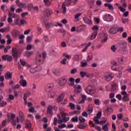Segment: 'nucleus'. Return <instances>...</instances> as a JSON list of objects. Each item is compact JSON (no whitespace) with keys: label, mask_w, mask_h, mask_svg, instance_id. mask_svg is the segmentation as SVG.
Segmentation results:
<instances>
[{"label":"nucleus","mask_w":131,"mask_h":131,"mask_svg":"<svg viewBox=\"0 0 131 131\" xmlns=\"http://www.w3.org/2000/svg\"><path fill=\"white\" fill-rule=\"evenodd\" d=\"M61 116L60 117V114H57V117L58 118L59 123H63V122H66V114L64 112H61Z\"/></svg>","instance_id":"1"},{"label":"nucleus","mask_w":131,"mask_h":131,"mask_svg":"<svg viewBox=\"0 0 131 131\" xmlns=\"http://www.w3.org/2000/svg\"><path fill=\"white\" fill-rule=\"evenodd\" d=\"M27 67H28V68H30L29 71H30V73H35V72H37L38 71H39L40 70H41V68L40 67H36L35 68L34 67H31L30 66L27 64Z\"/></svg>","instance_id":"2"},{"label":"nucleus","mask_w":131,"mask_h":131,"mask_svg":"<svg viewBox=\"0 0 131 131\" xmlns=\"http://www.w3.org/2000/svg\"><path fill=\"white\" fill-rule=\"evenodd\" d=\"M102 18L104 21L107 22H112L114 20V18L111 15V14H105L102 16Z\"/></svg>","instance_id":"3"},{"label":"nucleus","mask_w":131,"mask_h":131,"mask_svg":"<svg viewBox=\"0 0 131 131\" xmlns=\"http://www.w3.org/2000/svg\"><path fill=\"white\" fill-rule=\"evenodd\" d=\"M53 110H54V111H57L58 107H57V106H53L51 105H49L47 107V114L51 116H53Z\"/></svg>","instance_id":"4"},{"label":"nucleus","mask_w":131,"mask_h":131,"mask_svg":"<svg viewBox=\"0 0 131 131\" xmlns=\"http://www.w3.org/2000/svg\"><path fill=\"white\" fill-rule=\"evenodd\" d=\"M114 77V75L111 73H106L104 74V78L106 81H111Z\"/></svg>","instance_id":"5"},{"label":"nucleus","mask_w":131,"mask_h":131,"mask_svg":"<svg viewBox=\"0 0 131 131\" xmlns=\"http://www.w3.org/2000/svg\"><path fill=\"white\" fill-rule=\"evenodd\" d=\"M20 55H21V52L15 48H12V56L13 57L17 59V58H19V57H20Z\"/></svg>","instance_id":"6"},{"label":"nucleus","mask_w":131,"mask_h":131,"mask_svg":"<svg viewBox=\"0 0 131 131\" xmlns=\"http://www.w3.org/2000/svg\"><path fill=\"white\" fill-rule=\"evenodd\" d=\"M109 33L111 34H116L118 32V30H117V27L116 26H113L108 31Z\"/></svg>","instance_id":"7"},{"label":"nucleus","mask_w":131,"mask_h":131,"mask_svg":"<svg viewBox=\"0 0 131 131\" xmlns=\"http://www.w3.org/2000/svg\"><path fill=\"white\" fill-rule=\"evenodd\" d=\"M93 86L92 85H89L87 86V87L85 88V91L88 95H92V94H94V91H93Z\"/></svg>","instance_id":"8"},{"label":"nucleus","mask_w":131,"mask_h":131,"mask_svg":"<svg viewBox=\"0 0 131 131\" xmlns=\"http://www.w3.org/2000/svg\"><path fill=\"white\" fill-rule=\"evenodd\" d=\"M58 84L60 86H63L66 84V76H63L60 78L58 81Z\"/></svg>","instance_id":"9"},{"label":"nucleus","mask_w":131,"mask_h":131,"mask_svg":"<svg viewBox=\"0 0 131 131\" xmlns=\"http://www.w3.org/2000/svg\"><path fill=\"white\" fill-rule=\"evenodd\" d=\"M19 83H20V85L23 86V88H26V86H27V81L24 79L23 76H20V80L19 81Z\"/></svg>","instance_id":"10"},{"label":"nucleus","mask_w":131,"mask_h":131,"mask_svg":"<svg viewBox=\"0 0 131 131\" xmlns=\"http://www.w3.org/2000/svg\"><path fill=\"white\" fill-rule=\"evenodd\" d=\"M64 97H65V93H62L61 95H60L58 97L57 99V102L58 103H61V102L62 105H64V104H65V102H63L62 101L64 99Z\"/></svg>","instance_id":"11"},{"label":"nucleus","mask_w":131,"mask_h":131,"mask_svg":"<svg viewBox=\"0 0 131 131\" xmlns=\"http://www.w3.org/2000/svg\"><path fill=\"white\" fill-rule=\"evenodd\" d=\"M53 10L51 9H47L44 10L43 14L45 17H51Z\"/></svg>","instance_id":"12"},{"label":"nucleus","mask_w":131,"mask_h":131,"mask_svg":"<svg viewBox=\"0 0 131 131\" xmlns=\"http://www.w3.org/2000/svg\"><path fill=\"white\" fill-rule=\"evenodd\" d=\"M74 88L75 89L74 91L75 94H80V93H81V86L80 85H75Z\"/></svg>","instance_id":"13"},{"label":"nucleus","mask_w":131,"mask_h":131,"mask_svg":"<svg viewBox=\"0 0 131 131\" xmlns=\"http://www.w3.org/2000/svg\"><path fill=\"white\" fill-rule=\"evenodd\" d=\"M118 90V86L117 85V83L115 82H112L111 92H116Z\"/></svg>","instance_id":"14"},{"label":"nucleus","mask_w":131,"mask_h":131,"mask_svg":"<svg viewBox=\"0 0 131 131\" xmlns=\"http://www.w3.org/2000/svg\"><path fill=\"white\" fill-rule=\"evenodd\" d=\"M83 21H84V23L88 24V25H93V21H92V19L88 17H83Z\"/></svg>","instance_id":"15"},{"label":"nucleus","mask_w":131,"mask_h":131,"mask_svg":"<svg viewBox=\"0 0 131 131\" xmlns=\"http://www.w3.org/2000/svg\"><path fill=\"white\" fill-rule=\"evenodd\" d=\"M41 56V54L40 53H39L37 55L36 61L37 62V63H42L43 58Z\"/></svg>","instance_id":"16"},{"label":"nucleus","mask_w":131,"mask_h":131,"mask_svg":"<svg viewBox=\"0 0 131 131\" xmlns=\"http://www.w3.org/2000/svg\"><path fill=\"white\" fill-rule=\"evenodd\" d=\"M2 59L4 61H12L13 58H12V56L6 55H3L2 57Z\"/></svg>","instance_id":"17"},{"label":"nucleus","mask_w":131,"mask_h":131,"mask_svg":"<svg viewBox=\"0 0 131 131\" xmlns=\"http://www.w3.org/2000/svg\"><path fill=\"white\" fill-rule=\"evenodd\" d=\"M18 114L20 121L21 122L24 121V120H25V119L24 118V114H23V112H22L21 111H19Z\"/></svg>","instance_id":"18"},{"label":"nucleus","mask_w":131,"mask_h":131,"mask_svg":"<svg viewBox=\"0 0 131 131\" xmlns=\"http://www.w3.org/2000/svg\"><path fill=\"white\" fill-rule=\"evenodd\" d=\"M9 31H10V27H5L0 29V32L2 33H4L5 32H9Z\"/></svg>","instance_id":"19"},{"label":"nucleus","mask_w":131,"mask_h":131,"mask_svg":"<svg viewBox=\"0 0 131 131\" xmlns=\"http://www.w3.org/2000/svg\"><path fill=\"white\" fill-rule=\"evenodd\" d=\"M12 73H10V72H7L5 75L6 79H11V78H12Z\"/></svg>","instance_id":"20"},{"label":"nucleus","mask_w":131,"mask_h":131,"mask_svg":"<svg viewBox=\"0 0 131 131\" xmlns=\"http://www.w3.org/2000/svg\"><path fill=\"white\" fill-rule=\"evenodd\" d=\"M82 15V13H78L75 15V21L76 22H78L79 21V17L80 16Z\"/></svg>","instance_id":"21"},{"label":"nucleus","mask_w":131,"mask_h":131,"mask_svg":"<svg viewBox=\"0 0 131 131\" xmlns=\"http://www.w3.org/2000/svg\"><path fill=\"white\" fill-rule=\"evenodd\" d=\"M43 2L46 7H51L52 5V2L50 0H43Z\"/></svg>","instance_id":"22"},{"label":"nucleus","mask_w":131,"mask_h":131,"mask_svg":"<svg viewBox=\"0 0 131 131\" xmlns=\"http://www.w3.org/2000/svg\"><path fill=\"white\" fill-rule=\"evenodd\" d=\"M97 34H98V32H97V31H94L92 33V35H91V36L90 37L91 40H93V39H95V38H96Z\"/></svg>","instance_id":"23"},{"label":"nucleus","mask_w":131,"mask_h":131,"mask_svg":"<svg viewBox=\"0 0 131 131\" xmlns=\"http://www.w3.org/2000/svg\"><path fill=\"white\" fill-rule=\"evenodd\" d=\"M102 35L104 37V38L102 40V42H105L108 40V35L106 33H103Z\"/></svg>","instance_id":"24"},{"label":"nucleus","mask_w":131,"mask_h":131,"mask_svg":"<svg viewBox=\"0 0 131 131\" xmlns=\"http://www.w3.org/2000/svg\"><path fill=\"white\" fill-rule=\"evenodd\" d=\"M104 7L108 8L109 10H114V8H113V6L108 3L104 4Z\"/></svg>","instance_id":"25"},{"label":"nucleus","mask_w":131,"mask_h":131,"mask_svg":"<svg viewBox=\"0 0 131 131\" xmlns=\"http://www.w3.org/2000/svg\"><path fill=\"white\" fill-rule=\"evenodd\" d=\"M6 38L8 39L7 45H11V43L12 42V38L11 37V36L10 35H7Z\"/></svg>","instance_id":"26"},{"label":"nucleus","mask_w":131,"mask_h":131,"mask_svg":"<svg viewBox=\"0 0 131 131\" xmlns=\"http://www.w3.org/2000/svg\"><path fill=\"white\" fill-rule=\"evenodd\" d=\"M123 102H128L129 101V97L128 95L123 96Z\"/></svg>","instance_id":"27"},{"label":"nucleus","mask_w":131,"mask_h":131,"mask_svg":"<svg viewBox=\"0 0 131 131\" xmlns=\"http://www.w3.org/2000/svg\"><path fill=\"white\" fill-rule=\"evenodd\" d=\"M53 72L56 76H60V72H59V71L54 69L53 70Z\"/></svg>","instance_id":"28"},{"label":"nucleus","mask_w":131,"mask_h":131,"mask_svg":"<svg viewBox=\"0 0 131 131\" xmlns=\"http://www.w3.org/2000/svg\"><path fill=\"white\" fill-rule=\"evenodd\" d=\"M61 9L63 11V13L65 14L66 13V3L64 2L62 4Z\"/></svg>","instance_id":"29"},{"label":"nucleus","mask_w":131,"mask_h":131,"mask_svg":"<svg viewBox=\"0 0 131 131\" xmlns=\"http://www.w3.org/2000/svg\"><path fill=\"white\" fill-rule=\"evenodd\" d=\"M15 117H16V116H15V114H11V117H8V120L7 121H8V122H10V121H11V120L10 119V118H11V120H14V119L15 118Z\"/></svg>","instance_id":"30"},{"label":"nucleus","mask_w":131,"mask_h":131,"mask_svg":"<svg viewBox=\"0 0 131 131\" xmlns=\"http://www.w3.org/2000/svg\"><path fill=\"white\" fill-rule=\"evenodd\" d=\"M86 126H88V125L85 123L84 124H80L79 125V128H80V129H84Z\"/></svg>","instance_id":"31"},{"label":"nucleus","mask_w":131,"mask_h":131,"mask_svg":"<svg viewBox=\"0 0 131 131\" xmlns=\"http://www.w3.org/2000/svg\"><path fill=\"white\" fill-rule=\"evenodd\" d=\"M105 112L107 113V115H110L112 113V108L108 107L106 110Z\"/></svg>","instance_id":"32"},{"label":"nucleus","mask_w":131,"mask_h":131,"mask_svg":"<svg viewBox=\"0 0 131 131\" xmlns=\"http://www.w3.org/2000/svg\"><path fill=\"white\" fill-rule=\"evenodd\" d=\"M33 38V35H31V36H28V37H27V42H30L31 41V40H32V38Z\"/></svg>","instance_id":"33"},{"label":"nucleus","mask_w":131,"mask_h":131,"mask_svg":"<svg viewBox=\"0 0 131 131\" xmlns=\"http://www.w3.org/2000/svg\"><path fill=\"white\" fill-rule=\"evenodd\" d=\"M81 67H86L88 66V62L85 60H83L81 62Z\"/></svg>","instance_id":"34"},{"label":"nucleus","mask_w":131,"mask_h":131,"mask_svg":"<svg viewBox=\"0 0 131 131\" xmlns=\"http://www.w3.org/2000/svg\"><path fill=\"white\" fill-rule=\"evenodd\" d=\"M80 75L81 77L82 78H84V77L86 75V72H83V71H81L80 72Z\"/></svg>","instance_id":"35"},{"label":"nucleus","mask_w":131,"mask_h":131,"mask_svg":"<svg viewBox=\"0 0 131 131\" xmlns=\"http://www.w3.org/2000/svg\"><path fill=\"white\" fill-rule=\"evenodd\" d=\"M72 121L73 122H78V117L75 116L72 118Z\"/></svg>","instance_id":"36"},{"label":"nucleus","mask_w":131,"mask_h":131,"mask_svg":"<svg viewBox=\"0 0 131 131\" xmlns=\"http://www.w3.org/2000/svg\"><path fill=\"white\" fill-rule=\"evenodd\" d=\"M18 7L19 8H27V6L26 5L23 3H20L19 5H18Z\"/></svg>","instance_id":"37"},{"label":"nucleus","mask_w":131,"mask_h":131,"mask_svg":"<svg viewBox=\"0 0 131 131\" xmlns=\"http://www.w3.org/2000/svg\"><path fill=\"white\" fill-rule=\"evenodd\" d=\"M119 61H121V63H125V62H126V58L125 57H121L119 58Z\"/></svg>","instance_id":"38"},{"label":"nucleus","mask_w":131,"mask_h":131,"mask_svg":"<svg viewBox=\"0 0 131 131\" xmlns=\"http://www.w3.org/2000/svg\"><path fill=\"white\" fill-rule=\"evenodd\" d=\"M69 106V107H70V108H71V109H72V110H74V109H75V104H74V103H70Z\"/></svg>","instance_id":"39"},{"label":"nucleus","mask_w":131,"mask_h":131,"mask_svg":"<svg viewBox=\"0 0 131 131\" xmlns=\"http://www.w3.org/2000/svg\"><path fill=\"white\" fill-rule=\"evenodd\" d=\"M99 118L98 117L96 116L93 119L94 121H95L96 124H99Z\"/></svg>","instance_id":"40"},{"label":"nucleus","mask_w":131,"mask_h":131,"mask_svg":"<svg viewBox=\"0 0 131 131\" xmlns=\"http://www.w3.org/2000/svg\"><path fill=\"white\" fill-rule=\"evenodd\" d=\"M14 99H15V97H14V95H8V101H13Z\"/></svg>","instance_id":"41"},{"label":"nucleus","mask_w":131,"mask_h":131,"mask_svg":"<svg viewBox=\"0 0 131 131\" xmlns=\"http://www.w3.org/2000/svg\"><path fill=\"white\" fill-rule=\"evenodd\" d=\"M94 101L95 105H100V103H101V102L100 101V100L98 99H94Z\"/></svg>","instance_id":"42"},{"label":"nucleus","mask_w":131,"mask_h":131,"mask_svg":"<svg viewBox=\"0 0 131 131\" xmlns=\"http://www.w3.org/2000/svg\"><path fill=\"white\" fill-rule=\"evenodd\" d=\"M102 129L104 131H108V125L105 124L102 125Z\"/></svg>","instance_id":"43"},{"label":"nucleus","mask_w":131,"mask_h":131,"mask_svg":"<svg viewBox=\"0 0 131 131\" xmlns=\"http://www.w3.org/2000/svg\"><path fill=\"white\" fill-rule=\"evenodd\" d=\"M33 53L32 52H26L25 53V56L26 57H31Z\"/></svg>","instance_id":"44"},{"label":"nucleus","mask_w":131,"mask_h":131,"mask_svg":"<svg viewBox=\"0 0 131 131\" xmlns=\"http://www.w3.org/2000/svg\"><path fill=\"white\" fill-rule=\"evenodd\" d=\"M74 97H75V94L73 95H71L70 97V101H71L72 102H74V101H75V99H74Z\"/></svg>","instance_id":"45"},{"label":"nucleus","mask_w":131,"mask_h":131,"mask_svg":"<svg viewBox=\"0 0 131 131\" xmlns=\"http://www.w3.org/2000/svg\"><path fill=\"white\" fill-rule=\"evenodd\" d=\"M79 120L80 121V122H83V123L85 122V119L83 118L81 116L79 117Z\"/></svg>","instance_id":"46"},{"label":"nucleus","mask_w":131,"mask_h":131,"mask_svg":"<svg viewBox=\"0 0 131 131\" xmlns=\"http://www.w3.org/2000/svg\"><path fill=\"white\" fill-rule=\"evenodd\" d=\"M116 98H117V99H118L119 101H121V100L122 99V96L120 94L117 95L116 96Z\"/></svg>","instance_id":"47"},{"label":"nucleus","mask_w":131,"mask_h":131,"mask_svg":"<svg viewBox=\"0 0 131 131\" xmlns=\"http://www.w3.org/2000/svg\"><path fill=\"white\" fill-rule=\"evenodd\" d=\"M18 31L17 30H13L12 31V35L13 36H17V34H18Z\"/></svg>","instance_id":"48"},{"label":"nucleus","mask_w":131,"mask_h":131,"mask_svg":"<svg viewBox=\"0 0 131 131\" xmlns=\"http://www.w3.org/2000/svg\"><path fill=\"white\" fill-rule=\"evenodd\" d=\"M13 17H8L7 18V21L9 24H12L13 23Z\"/></svg>","instance_id":"49"},{"label":"nucleus","mask_w":131,"mask_h":131,"mask_svg":"<svg viewBox=\"0 0 131 131\" xmlns=\"http://www.w3.org/2000/svg\"><path fill=\"white\" fill-rule=\"evenodd\" d=\"M26 126L27 127H28V128H30V127H31V123L30 122V121H28L26 122Z\"/></svg>","instance_id":"50"},{"label":"nucleus","mask_w":131,"mask_h":131,"mask_svg":"<svg viewBox=\"0 0 131 131\" xmlns=\"http://www.w3.org/2000/svg\"><path fill=\"white\" fill-rule=\"evenodd\" d=\"M20 62L23 66L24 67L25 65H26V61H25L24 59H20Z\"/></svg>","instance_id":"51"},{"label":"nucleus","mask_w":131,"mask_h":131,"mask_svg":"<svg viewBox=\"0 0 131 131\" xmlns=\"http://www.w3.org/2000/svg\"><path fill=\"white\" fill-rule=\"evenodd\" d=\"M74 61H78V60H79V55H74Z\"/></svg>","instance_id":"52"},{"label":"nucleus","mask_w":131,"mask_h":131,"mask_svg":"<svg viewBox=\"0 0 131 131\" xmlns=\"http://www.w3.org/2000/svg\"><path fill=\"white\" fill-rule=\"evenodd\" d=\"M92 59H93V55H92L91 54H88V56L87 57V61H91Z\"/></svg>","instance_id":"53"},{"label":"nucleus","mask_w":131,"mask_h":131,"mask_svg":"<svg viewBox=\"0 0 131 131\" xmlns=\"http://www.w3.org/2000/svg\"><path fill=\"white\" fill-rule=\"evenodd\" d=\"M119 9L120 10V11H121V12H122V13H124V12L126 11V9H125V8H124L122 6L119 7Z\"/></svg>","instance_id":"54"},{"label":"nucleus","mask_w":131,"mask_h":131,"mask_svg":"<svg viewBox=\"0 0 131 131\" xmlns=\"http://www.w3.org/2000/svg\"><path fill=\"white\" fill-rule=\"evenodd\" d=\"M1 107H5L7 105V101H3L2 103H0Z\"/></svg>","instance_id":"55"},{"label":"nucleus","mask_w":131,"mask_h":131,"mask_svg":"<svg viewBox=\"0 0 131 131\" xmlns=\"http://www.w3.org/2000/svg\"><path fill=\"white\" fill-rule=\"evenodd\" d=\"M52 25V23H47L45 24V27L47 29H49L50 27H51V26Z\"/></svg>","instance_id":"56"},{"label":"nucleus","mask_w":131,"mask_h":131,"mask_svg":"<svg viewBox=\"0 0 131 131\" xmlns=\"http://www.w3.org/2000/svg\"><path fill=\"white\" fill-rule=\"evenodd\" d=\"M19 22L21 23V25H24V24H27V21L24 19L20 20Z\"/></svg>","instance_id":"57"},{"label":"nucleus","mask_w":131,"mask_h":131,"mask_svg":"<svg viewBox=\"0 0 131 131\" xmlns=\"http://www.w3.org/2000/svg\"><path fill=\"white\" fill-rule=\"evenodd\" d=\"M31 30L30 29L26 30L24 31V34L25 35H27V34H29V33L30 32Z\"/></svg>","instance_id":"58"},{"label":"nucleus","mask_w":131,"mask_h":131,"mask_svg":"<svg viewBox=\"0 0 131 131\" xmlns=\"http://www.w3.org/2000/svg\"><path fill=\"white\" fill-rule=\"evenodd\" d=\"M29 112L34 113V112H36V111L34 107H31L29 109Z\"/></svg>","instance_id":"59"},{"label":"nucleus","mask_w":131,"mask_h":131,"mask_svg":"<svg viewBox=\"0 0 131 131\" xmlns=\"http://www.w3.org/2000/svg\"><path fill=\"white\" fill-rule=\"evenodd\" d=\"M76 72H77V70L76 69H74L72 70L71 71V74H75V73H76Z\"/></svg>","instance_id":"60"},{"label":"nucleus","mask_w":131,"mask_h":131,"mask_svg":"<svg viewBox=\"0 0 131 131\" xmlns=\"http://www.w3.org/2000/svg\"><path fill=\"white\" fill-rule=\"evenodd\" d=\"M101 116H102V112L99 111L98 114L96 115V117L98 118H101Z\"/></svg>","instance_id":"61"},{"label":"nucleus","mask_w":131,"mask_h":131,"mask_svg":"<svg viewBox=\"0 0 131 131\" xmlns=\"http://www.w3.org/2000/svg\"><path fill=\"white\" fill-rule=\"evenodd\" d=\"M72 3V0H67L66 6H69L70 5H71Z\"/></svg>","instance_id":"62"},{"label":"nucleus","mask_w":131,"mask_h":131,"mask_svg":"<svg viewBox=\"0 0 131 131\" xmlns=\"http://www.w3.org/2000/svg\"><path fill=\"white\" fill-rule=\"evenodd\" d=\"M115 97V94L114 93H111L110 94V99H113Z\"/></svg>","instance_id":"63"},{"label":"nucleus","mask_w":131,"mask_h":131,"mask_svg":"<svg viewBox=\"0 0 131 131\" xmlns=\"http://www.w3.org/2000/svg\"><path fill=\"white\" fill-rule=\"evenodd\" d=\"M92 30H99V27H98V26H97V25H95L92 28Z\"/></svg>","instance_id":"64"}]
</instances>
